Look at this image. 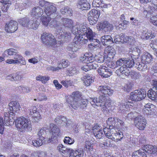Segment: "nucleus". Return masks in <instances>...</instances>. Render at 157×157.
<instances>
[{
  "instance_id": "1",
  "label": "nucleus",
  "mask_w": 157,
  "mask_h": 157,
  "mask_svg": "<svg viewBox=\"0 0 157 157\" xmlns=\"http://www.w3.org/2000/svg\"><path fill=\"white\" fill-rule=\"evenodd\" d=\"M97 91L100 96L98 98H90V102L91 105L94 107L95 106L101 107L103 110L111 107V101L107 100L106 97L113 94V90L111 89L109 86H99Z\"/></svg>"
},
{
  "instance_id": "2",
  "label": "nucleus",
  "mask_w": 157,
  "mask_h": 157,
  "mask_svg": "<svg viewBox=\"0 0 157 157\" xmlns=\"http://www.w3.org/2000/svg\"><path fill=\"white\" fill-rule=\"evenodd\" d=\"M78 33H79L80 38H83L84 36H86L87 39L84 38L83 39H78L77 41L84 40V43H86L89 41L91 42L89 46H92L94 48L97 47H100V41L98 39H95L96 34L93 32L90 28H88L85 25L80 24L78 25Z\"/></svg>"
},
{
  "instance_id": "3",
  "label": "nucleus",
  "mask_w": 157,
  "mask_h": 157,
  "mask_svg": "<svg viewBox=\"0 0 157 157\" xmlns=\"http://www.w3.org/2000/svg\"><path fill=\"white\" fill-rule=\"evenodd\" d=\"M134 63L135 62L132 59L125 58V66L121 67L116 71L115 73L119 76L125 77L128 76L130 73V71L128 68L132 67Z\"/></svg>"
},
{
  "instance_id": "4",
  "label": "nucleus",
  "mask_w": 157,
  "mask_h": 157,
  "mask_svg": "<svg viewBox=\"0 0 157 157\" xmlns=\"http://www.w3.org/2000/svg\"><path fill=\"white\" fill-rule=\"evenodd\" d=\"M4 57L11 56L14 59L16 63H20L22 65H25L26 62L24 58L19 54L16 50L10 48L5 51L4 52Z\"/></svg>"
},
{
  "instance_id": "5",
  "label": "nucleus",
  "mask_w": 157,
  "mask_h": 157,
  "mask_svg": "<svg viewBox=\"0 0 157 157\" xmlns=\"http://www.w3.org/2000/svg\"><path fill=\"white\" fill-rule=\"evenodd\" d=\"M16 127L19 130L23 129L25 130H31V123L30 120L22 117L17 119L15 121Z\"/></svg>"
},
{
  "instance_id": "6",
  "label": "nucleus",
  "mask_w": 157,
  "mask_h": 157,
  "mask_svg": "<svg viewBox=\"0 0 157 157\" xmlns=\"http://www.w3.org/2000/svg\"><path fill=\"white\" fill-rule=\"evenodd\" d=\"M73 96H69L67 99V101L69 104L71 106L76 110L78 106L79 105L77 102L81 98V95L79 91L73 92L72 94Z\"/></svg>"
},
{
  "instance_id": "7",
  "label": "nucleus",
  "mask_w": 157,
  "mask_h": 157,
  "mask_svg": "<svg viewBox=\"0 0 157 157\" xmlns=\"http://www.w3.org/2000/svg\"><path fill=\"white\" fill-rule=\"evenodd\" d=\"M146 96V93L144 89L136 90L130 93V99L132 101H138L144 99Z\"/></svg>"
},
{
  "instance_id": "8",
  "label": "nucleus",
  "mask_w": 157,
  "mask_h": 157,
  "mask_svg": "<svg viewBox=\"0 0 157 157\" xmlns=\"http://www.w3.org/2000/svg\"><path fill=\"white\" fill-rule=\"evenodd\" d=\"M41 38L44 43L47 45L52 46L56 44L54 36L51 33L44 32L41 35Z\"/></svg>"
},
{
  "instance_id": "9",
  "label": "nucleus",
  "mask_w": 157,
  "mask_h": 157,
  "mask_svg": "<svg viewBox=\"0 0 157 157\" xmlns=\"http://www.w3.org/2000/svg\"><path fill=\"white\" fill-rule=\"evenodd\" d=\"M61 152L64 154H69V157H82L83 151L80 149L73 150L71 148H67L63 146Z\"/></svg>"
},
{
  "instance_id": "10",
  "label": "nucleus",
  "mask_w": 157,
  "mask_h": 157,
  "mask_svg": "<svg viewBox=\"0 0 157 157\" xmlns=\"http://www.w3.org/2000/svg\"><path fill=\"white\" fill-rule=\"evenodd\" d=\"M44 10L45 13L48 16H50L53 19L58 16L56 7L52 3H50L48 6L44 8Z\"/></svg>"
},
{
  "instance_id": "11",
  "label": "nucleus",
  "mask_w": 157,
  "mask_h": 157,
  "mask_svg": "<svg viewBox=\"0 0 157 157\" xmlns=\"http://www.w3.org/2000/svg\"><path fill=\"white\" fill-rule=\"evenodd\" d=\"M100 13H101V11L98 9H93L89 12L88 15V19L90 24H93L97 22Z\"/></svg>"
},
{
  "instance_id": "12",
  "label": "nucleus",
  "mask_w": 157,
  "mask_h": 157,
  "mask_svg": "<svg viewBox=\"0 0 157 157\" xmlns=\"http://www.w3.org/2000/svg\"><path fill=\"white\" fill-rule=\"evenodd\" d=\"M134 122L136 127L140 130L144 129L146 124V120L142 116L136 117Z\"/></svg>"
},
{
  "instance_id": "13",
  "label": "nucleus",
  "mask_w": 157,
  "mask_h": 157,
  "mask_svg": "<svg viewBox=\"0 0 157 157\" xmlns=\"http://www.w3.org/2000/svg\"><path fill=\"white\" fill-rule=\"evenodd\" d=\"M29 114L32 116L33 121L34 122H38L40 119V115L39 110L35 106L30 108Z\"/></svg>"
},
{
  "instance_id": "14",
  "label": "nucleus",
  "mask_w": 157,
  "mask_h": 157,
  "mask_svg": "<svg viewBox=\"0 0 157 157\" xmlns=\"http://www.w3.org/2000/svg\"><path fill=\"white\" fill-rule=\"evenodd\" d=\"M17 22L16 21L11 20L6 25L5 30L8 33H13L17 29Z\"/></svg>"
},
{
  "instance_id": "15",
  "label": "nucleus",
  "mask_w": 157,
  "mask_h": 157,
  "mask_svg": "<svg viewBox=\"0 0 157 157\" xmlns=\"http://www.w3.org/2000/svg\"><path fill=\"white\" fill-rule=\"evenodd\" d=\"M9 106L10 112V114L13 115L16 112L18 113L20 110L21 107L18 102L16 101H12L9 103Z\"/></svg>"
},
{
  "instance_id": "16",
  "label": "nucleus",
  "mask_w": 157,
  "mask_h": 157,
  "mask_svg": "<svg viewBox=\"0 0 157 157\" xmlns=\"http://www.w3.org/2000/svg\"><path fill=\"white\" fill-rule=\"evenodd\" d=\"M99 75L101 77L103 78H108L110 76L112 72L108 67L104 66H101L98 70Z\"/></svg>"
},
{
  "instance_id": "17",
  "label": "nucleus",
  "mask_w": 157,
  "mask_h": 157,
  "mask_svg": "<svg viewBox=\"0 0 157 157\" xmlns=\"http://www.w3.org/2000/svg\"><path fill=\"white\" fill-rule=\"evenodd\" d=\"M50 128L52 132V136L51 140L50 142H54L53 140H56L59 136L60 131L59 128L54 124H51L50 125Z\"/></svg>"
},
{
  "instance_id": "18",
  "label": "nucleus",
  "mask_w": 157,
  "mask_h": 157,
  "mask_svg": "<svg viewBox=\"0 0 157 157\" xmlns=\"http://www.w3.org/2000/svg\"><path fill=\"white\" fill-rule=\"evenodd\" d=\"M99 30L102 29L105 32H110L113 29V25L107 21L101 22L98 25Z\"/></svg>"
},
{
  "instance_id": "19",
  "label": "nucleus",
  "mask_w": 157,
  "mask_h": 157,
  "mask_svg": "<svg viewBox=\"0 0 157 157\" xmlns=\"http://www.w3.org/2000/svg\"><path fill=\"white\" fill-rule=\"evenodd\" d=\"M58 124H62L63 126L68 127L71 123V121L67 120L66 118L63 116H58L54 120Z\"/></svg>"
},
{
  "instance_id": "20",
  "label": "nucleus",
  "mask_w": 157,
  "mask_h": 157,
  "mask_svg": "<svg viewBox=\"0 0 157 157\" xmlns=\"http://www.w3.org/2000/svg\"><path fill=\"white\" fill-rule=\"evenodd\" d=\"M104 53L107 54L108 60H111L113 59L116 54V51L112 46H108L105 49Z\"/></svg>"
},
{
  "instance_id": "21",
  "label": "nucleus",
  "mask_w": 157,
  "mask_h": 157,
  "mask_svg": "<svg viewBox=\"0 0 157 157\" xmlns=\"http://www.w3.org/2000/svg\"><path fill=\"white\" fill-rule=\"evenodd\" d=\"M33 18L30 20L28 18L25 17L19 20V22L22 26L29 29L31 28Z\"/></svg>"
},
{
  "instance_id": "22",
  "label": "nucleus",
  "mask_w": 157,
  "mask_h": 157,
  "mask_svg": "<svg viewBox=\"0 0 157 157\" xmlns=\"http://www.w3.org/2000/svg\"><path fill=\"white\" fill-rule=\"evenodd\" d=\"M43 14V10L41 8L37 6L33 8L31 12V15L33 17H39Z\"/></svg>"
},
{
  "instance_id": "23",
  "label": "nucleus",
  "mask_w": 157,
  "mask_h": 157,
  "mask_svg": "<svg viewBox=\"0 0 157 157\" xmlns=\"http://www.w3.org/2000/svg\"><path fill=\"white\" fill-rule=\"evenodd\" d=\"M77 6L79 9L82 10H87L90 8V4L86 0H80Z\"/></svg>"
},
{
  "instance_id": "24",
  "label": "nucleus",
  "mask_w": 157,
  "mask_h": 157,
  "mask_svg": "<svg viewBox=\"0 0 157 157\" xmlns=\"http://www.w3.org/2000/svg\"><path fill=\"white\" fill-rule=\"evenodd\" d=\"M81 79L83 82L84 85L86 86H90L94 81V79L88 75L83 76Z\"/></svg>"
},
{
  "instance_id": "25",
  "label": "nucleus",
  "mask_w": 157,
  "mask_h": 157,
  "mask_svg": "<svg viewBox=\"0 0 157 157\" xmlns=\"http://www.w3.org/2000/svg\"><path fill=\"white\" fill-rule=\"evenodd\" d=\"M101 40L103 45H109L114 43L111 36L108 35H105L101 36Z\"/></svg>"
},
{
  "instance_id": "26",
  "label": "nucleus",
  "mask_w": 157,
  "mask_h": 157,
  "mask_svg": "<svg viewBox=\"0 0 157 157\" xmlns=\"http://www.w3.org/2000/svg\"><path fill=\"white\" fill-rule=\"evenodd\" d=\"M144 149L145 152L149 154H154L157 152V147L151 145H146L144 146Z\"/></svg>"
},
{
  "instance_id": "27",
  "label": "nucleus",
  "mask_w": 157,
  "mask_h": 157,
  "mask_svg": "<svg viewBox=\"0 0 157 157\" xmlns=\"http://www.w3.org/2000/svg\"><path fill=\"white\" fill-rule=\"evenodd\" d=\"M122 107H120V110H121V112L122 113H123L124 114V116H125L127 118V119L128 120H131L134 117V113L132 112H129L128 109L125 110L124 109H122V108H125V105H121Z\"/></svg>"
},
{
  "instance_id": "28",
  "label": "nucleus",
  "mask_w": 157,
  "mask_h": 157,
  "mask_svg": "<svg viewBox=\"0 0 157 157\" xmlns=\"http://www.w3.org/2000/svg\"><path fill=\"white\" fill-rule=\"evenodd\" d=\"M59 35H60L59 38L61 39L60 41L62 43L67 42L71 38V34L70 33L63 32V33L61 32V34H59Z\"/></svg>"
},
{
  "instance_id": "29",
  "label": "nucleus",
  "mask_w": 157,
  "mask_h": 157,
  "mask_svg": "<svg viewBox=\"0 0 157 157\" xmlns=\"http://www.w3.org/2000/svg\"><path fill=\"white\" fill-rule=\"evenodd\" d=\"M113 136V137L112 138V140L117 142L120 141L123 138V135L122 132L118 130L117 131L114 132Z\"/></svg>"
},
{
  "instance_id": "30",
  "label": "nucleus",
  "mask_w": 157,
  "mask_h": 157,
  "mask_svg": "<svg viewBox=\"0 0 157 157\" xmlns=\"http://www.w3.org/2000/svg\"><path fill=\"white\" fill-rule=\"evenodd\" d=\"M152 60V56L149 53H146L142 56V61L144 63H149Z\"/></svg>"
},
{
  "instance_id": "31",
  "label": "nucleus",
  "mask_w": 157,
  "mask_h": 157,
  "mask_svg": "<svg viewBox=\"0 0 157 157\" xmlns=\"http://www.w3.org/2000/svg\"><path fill=\"white\" fill-rule=\"evenodd\" d=\"M63 26L65 27L71 28L73 26V22L71 19L63 18L61 19Z\"/></svg>"
},
{
  "instance_id": "32",
  "label": "nucleus",
  "mask_w": 157,
  "mask_h": 157,
  "mask_svg": "<svg viewBox=\"0 0 157 157\" xmlns=\"http://www.w3.org/2000/svg\"><path fill=\"white\" fill-rule=\"evenodd\" d=\"M115 117L113 118L112 117L108 118L106 121L107 126L106 127L107 128L113 129V128L117 126V125L115 122Z\"/></svg>"
},
{
  "instance_id": "33",
  "label": "nucleus",
  "mask_w": 157,
  "mask_h": 157,
  "mask_svg": "<svg viewBox=\"0 0 157 157\" xmlns=\"http://www.w3.org/2000/svg\"><path fill=\"white\" fill-rule=\"evenodd\" d=\"M144 149H140L133 153L132 157H147Z\"/></svg>"
},
{
  "instance_id": "34",
  "label": "nucleus",
  "mask_w": 157,
  "mask_h": 157,
  "mask_svg": "<svg viewBox=\"0 0 157 157\" xmlns=\"http://www.w3.org/2000/svg\"><path fill=\"white\" fill-rule=\"evenodd\" d=\"M44 137H40V138H38L36 140H33V144L36 147H39L43 144L44 142Z\"/></svg>"
},
{
  "instance_id": "35",
  "label": "nucleus",
  "mask_w": 157,
  "mask_h": 157,
  "mask_svg": "<svg viewBox=\"0 0 157 157\" xmlns=\"http://www.w3.org/2000/svg\"><path fill=\"white\" fill-rule=\"evenodd\" d=\"M113 130V129L107 128L105 127L103 129V132L108 138L112 140V138L113 137V136L114 132Z\"/></svg>"
},
{
  "instance_id": "36",
  "label": "nucleus",
  "mask_w": 157,
  "mask_h": 157,
  "mask_svg": "<svg viewBox=\"0 0 157 157\" xmlns=\"http://www.w3.org/2000/svg\"><path fill=\"white\" fill-rule=\"evenodd\" d=\"M69 63L68 60L63 59L60 62H58V67L59 70L60 69L69 66Z\"/></svg>"
},
{
  "instance_id": "37",
  "label": "nucleus",
  "mask_w": 157,
  "mask_h": 157,
  "mask_svg": "<svg viewBox=\"0 0 157 157\" xmlns=\"http://www.w3.org/2000/svg\"><path fill=\"white\" fill-rule=\"evenodd\" d=\"M51 17L48 16H43L41 17V20L43 25L45 27L48 26L49 25V22L51 20Z\"/></svg>"
},
{
  "instance_id": "38",
  "label": "nucleus",
  "mask_w": 157,
  "mask_h": 157,
  "mask_svg": "<svg viewBox=\"0 0 157 157\" xmlns=\"http://www.w3.org/2000/svg\"><path fill=\"white\" fill-rule=\"evenodd\" d=\"M20 90V92L22 93H28L31 91V88L28 86H21L18 87Z\"/></svg>"
},
{
  "instance_id": "39",
  "label": "nucleus",
  "mask_w": 157,
  "mask_h": 157,
  "mask_svg": "<svg viewBox=\"0 0 157 157\" xmlns=\"http://www.w3.org/2000/svg\"><path fill=\"white\" fill-rule=\"evenodd\" d=\"M152 35L151 32L148 31H144L143 32V34L141 37L142 39L145 40L151 39Z\"/></svg>"
},
{
  "instance_id": "40",
  "label": "nucleus",
  "mask_w": 157,
  "mask_h": 157,
  "mask_svg": "<svg viewBox=\"0 0 157 157\" xmlns=\"http://www.w3.org/2000/svg\"><path fill=\"white\" fill-rule=\"evenodd\" d=\"M99 145L101 147H112V144L109 140L106 139L100 142Z\"/></svg>"
},
{
  "instance_id": "41",
  "label": "nucleus",
  "mask_w": 157,
  "mask_h": 157,
  "mask_svg": "<svg viewBox=\"0 0 157 157\" xmlns=\"http://www.w3.org/2000/svg\"><path fill=\"white\" fill-rule=\"evenodd\" d=\"M147 96L151 99L155 100L157 98V91H152L149 90L148 92Z\"/></svg>"
},
{
  "instance_id": "42",
  "label": "nucleus",
  "mask_w": 157,
  "mask_h": 157,
  "mask_svg": "<svg viewBox=\"0 0 157 157\" xmlns=\"http://www.w3.org/2000/svg\"><path fill=\"white\" fill-rule=\"evenodd\" d=\"M31 28L33 29H36L38 27L40 24V21L39 20H38L35 17L33 18Z\"/></svg>"
},
{
  "instance_id": "43",
  "label": "nucleus",
  "mask_w": 157,
  "mask_h": 157,
  "mask_svg": "<svg viewBox=\"0 0 157 157\" xmlns=\"http://www.w3.org/2000/svg\"><path fill=\"white\" fill-rule=\"evenodd\" d=\"M115 122L117 125L116 127H117L119 128H121V129H122L124 126V122L122 121L117 118L115 117Z\"/></svg>"
},
{
  "instance_id": "44",
  "label": "nucleus",
  "mask_w": 157,
  "mask_h": 157,
  "mask_svg": "<svg viewBox=\"0 0 157 157\" xmlns=\"http://www.w3.org/2000/svg\"><path fill=\"white\" fill-rule=\"evenodd\" d=\"M132 87V84L131 82H128L124 86L123 89L125 91L128 92L130 91Z\"/></svg>"
},
{
  "instance_id": "45",
  "label": "nucleus",
  "mask_w": 157,
  "mask_h": 157,
  "mask_svg": "<svg viewBox=\"0 0 157 157\" xmlns=\"http://www.w3.org/2000/svg\"><path fill=\"white\" fill-rule=\"evenodd\" d=\"M87 100L86 99H80L77 102V103H78L79 105V106H78V107L80 106L81 107L83 108L86 107V106L87 105Z\"/></svg>"
},
{
  "instance_id": "46",
  "label": "nucleus",
  "mask_w": 157,
  "mask_h": 157,
  "mask_svg": "<svg viewBox=\"0 0 157 157\" xmlns=\"http://www.w3.org/2000/svg\"><path fill=\"white\" fill-rule=\"evenodd\" d=\"M93 146L91 142L86 141L85 142V150H88L90 151H91L93 150Z\"/></svg>"
},
{
  "instance_id": "47",
  "label": "nucleus",
  "mask_w": 157,
  "mask_h": 157,
  "mask_svg": "<svg viewBox=\"0 0 157 157\" xmlns=\"http://www.w3.org/2000/svg\"><path fill=\"white\" fill-rule=\"evenodd\" d=\"M153 105L150 104H147L145 105L144 106V111H148V112L151 113L153 111Z\"/></svg>"
},
{
  "instance_id": "48",
  "label": "nucleus",
  "mask_w": 157,
  "mask_h": 157,
  "mask_svg": "<svg viewBox=\"0 0 157 157\" xmlns=\"http://www.w3.org/2000/svg\"><path fill=\"white\" fill-rule=\"evenodd\" d=\"M116 62V66L118 67L119 66H125V59L121 58L117 60Z\"/></svg>"
},
{
  "instance_id": "49",
  "label": "nucleus",
  "mask_w": 157,
  "mask_h": 157,
  "mask_svg": "<svg viewBox=\"0 0 157 157\" xmlns=\"http://www.w3.org/2000/svg\"><path fill=\"white\" fill-rule=\"evenodd\" d=\"M103 1L101 0H94L92 5L94 7H98V8L100 5H103Z\"/></svg>"
},
{
  "instance_id": "50",
  "label": "nucleus",
  "mask_w": 157,
  "mask_h": 157,
  "mask_svg": "<svg viewBox=\"0 0 157 157\" xmlns=\"http://www.w3.org/2000/svg\"><path fill=\"white\" fill-rule=\"evenodd\" d=\"M72 29L71 30V31L72 33L74 35H76V36L78 37H79V39L80 38V35H79V33H78V26H77V27L73 26L72 27Z\"/></svg>"
},
{
  "instance_id": "51",
  "label": "nucleus",
  "mask_w": 157,
  "mask_h": 157,
  "mask_svg": "<svg viewBox=\"0 0 157 157\" xmlns=\"http://www.w3.org/2000/svg\"><path fill=\"white\" fill-rule=\"evenodd\" d=\"M126 42L130 44H133L135 42V39L132 36H126Z\"/></svg>"
},
{
  "instance_id": "52",
  "label": "nucleus",
  "mask_w": 157,
  "mask_h": 157,
  "mask_svg": "<svg viewBox=\"0 0 157 157\" xmlns=\"http://www.w3.org/2000/svg\"><path fill=\"white\" fill-rule=\"evenodd\" d=\"M129 75H130L132 78L134 79L139 78L140 76V75L136 71H131V72H130Z\"/></svg>"
},
{
  "instance_id": "53",
  "label": "nucleus",
  "mask_w": 157,
  "mask_h": 157,
  "mask_svg": "<svg viewBox=\"0 0 157 157\" xmlns=\"http://www.w3.org/2000/svg\"><path fill=\"white\" fill-rule=\"evenodd\" d=\"M93 133L98 132L99 131L102 130V128L98 124H95L92 127Z\"/></svg>"
},
{
  "instance_id": "54",
  "label": "nucleus",
  "mask_w": 157,
  "mask_h": 157,
  "mask_svg": "<svg viewBox=\"0 0 157 157\" xmlns=\"http://www.w3.org/2000/svg\"><path fill=\"white\" fill-rule=\"evenodd\" d=\"M64 142L65 143L69 144H71L74 143V140L69 137L66 136L64 140Z\"/></svg>"
},
{
  "instance_id": "55",
  "label": "nucleus",
  "mask_w": 157,
  "mask_h": 157,
  "mask_svg": "<svg viewBox=\"0 0 157 157\" xmlns=\"http://www.w3.org/2000/svg\"><path fill=\"white\" fill-rule=\"evenodd\" d=\"M103 132V131L102 130L93 134L97 139H101L104 135Z\"/></svg>"
},
{
  "instance_id": "56",
  "label": "nucleus",
  "mask_w": 157,
  "mask_h": 157,
  "mask_svg": "<svg viewBox=\"0 0 157 157\" xmlns=\"http://www.w3.org/2000/svg\"><path fill=\"white\" fill-rule=\"evenodd\" d=\"M58 22H56V20H53L49 23V25L51 27H59L60 25L59 24Z\"/></svg>"
},
{
  "instance_id": "57",
  "label": "nucleus",
  "mask_w": 157,
  "mask_h": 157,
  "mask_svg": "<svg viewBox=\"0 0 157 157\" xmlns=\"http://www.w3.org/2000/svg\"><path fill=\"white\" fill-rule=\"evenodd\" d=\"M4 121L6 125H10L12 124H13V122L12 120L10 119V117H4Z\"/></svg>"
},
{
  "instance_id": "58",
  "label": "nucleus",
  "mask_w": 157,
  "mask_h": 157,
  "mask_svg": "<svg viewBox=\"0 0 157 157\" xmlns=\"http://www.w3.org/2000/svg\"><path fill=\"white\" fill-rule=\"evenodd\" d=\"M13 81H18L23 78V76L17 73H13Z\"/></svg>"
},
{
  "instance_id": "59",
  "label": "nucleus",
  "mask_w": 157,
  "mask_h": 157,
  "mask_svg": "<svg viewBox=\"0 0 157 157\" xmlns=\"http://www.w3.org/2000/svg\"><path fill=\"white\" fill-rule=\"evenodd\" d=\"M49 2H46L44 0H41L39 2V5L41 7H44V8L48 6L50 3Z\"/></svg>"
},
{
  "instance_id": "60",
  "label": "nucleus",
  "mask_w": 157,
  "mask_h": 157,
  "mask_svg": "<svg viewBox=\"0 0 157 157\" xmlns=\"http://www.w3.org/2000/svg\"><path fill=\"white\" fill-rule=\"evenodd\" d=\"M157 39H155L153 41V43H151L150 44V46L154 50V52L157 50V43L156 42Z\"/></svg>"
},
{
  "instance_id": "61",
  "label": "nucleus",
  "mask_w": 157,
  "mask_h": 157,
  "mask_svg": "<svg viewBox=\"0 0 157 157\" xmlns=\"http://www.w3.org/2000/svg\"><path fill=\"white\" fill-rule=\"evenodd\" d=\"M77 71L75 68L71 67L69 69L68 75L69 76H71L76 73Z\"/></svg>"
},
{
  "instance_id": "62",
  "label": "nucleus",
  "mask_w": 157,
  "mask_h": 157,
  "mask_svg": "<svg viewBox=\"0 0 157 157\" xmlns=\"http://www.w3.org/2000/svg\"><path fill=\"white\" fill-rule=\"evenodd\" d=\"M105 59L104 56L99 55L97 57L96 60L98 63H102L104 62Z\"/></svg>"
},
{
  "instance_id": "63",
  "label": "nucleus",
  "mask_w": 157,
  "mask_h": 157,
  "mask_svg": "<svg viewBox=\"0 0 157 157\" xmlns=\"http://www.w3.org/2000/svg\"><path fill=\"white\" fill-rule=\"evenodd\" d=\"M88 66L89 67L90 70L91 69H95L98 67V65L94 62L88 63Z\"/></svg>"
},
{
  "instance_id": "64",
  "label": "nucleus",
  "mask_w": 157,
  "mask_h": 157,
  "mask_svg": "<svg viewBox=\"0 0 157 157\" xmlns=\"http://www.w3.org/2000/svg\"><path fill=\"white\" fill-rule=\"evenodd\" d=\"M150 21L154 25L157 26V16H154L151 17Z\"/></svg>"
}]
</instances>
